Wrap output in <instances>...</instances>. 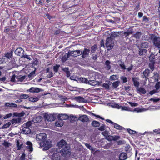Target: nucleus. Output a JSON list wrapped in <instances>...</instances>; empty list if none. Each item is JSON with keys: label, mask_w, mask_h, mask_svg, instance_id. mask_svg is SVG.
<instances>
[{"label": "nucleus", "mask_w": 160, "mask_h": 160, "mask_svg": "<svg viewBox=\"0 0 160 160\" xmlns=\"http://www.w3.org/2000/svg\"><path fill=\"white\" fill-rule=\"evenodd\" d=\"M59 149L61 154L62 155L69 154L70 153L69 148L66 142L64 140H61L57 145Z\"/></svg>", "instance_id": "nucleus-1"}, {"label": "nucleus", "mask_w": 160, "mask_h": 160, "mask_svg": "<svg viewBox=\"0 0 160 160\" xmlns=\"http://www.w3.org/2000/svg\"><path fill=\"white\" fill-rule=\"evenodd\" d=\"M46 138V134L44 133H40L37 134L36 138V140L38 141H42L40 142V146L42 144L43 147H44V149L45 150H48L50 147V145L49 144L48 141L45 142L43 141Z\"/></svg>", "instance_id": "nucleus-2"}, {"label": "nucleus", "mask_w": 160, "mask_h": 160, "mask_svg": "<svg viewBox=\"0 0 160 160\" xmlns=\"http://www.w3.org/2000/svg\"><path fill=\"white\" fill-rule=\"evenodd\" d=\"M82 52L80 50H76L74 51H69L67 54H65L63 58V59L65 58V60L66 61L70 56L73 57H77L78 56L81 55Z\"/></svg>", "instance_id": "nucleus-3"}, {"label": "nucleus", "mask_w": 160, "mask_h": 160, "mask_svg": "<svg viewBox=\"0 0 160 160\" xmlns=\"http://www.w3.org/2000/svg\"><path fill=\"white\" fill-rule=\"evenodd\" d=\"M152 38L153 45L156 48L159 49L158 53H160V37L153 36Z\"/></svg>", "instance_id": "nucleus-4"}, {"label": "nucleus", "mask_w": 160, "mask_h": 160, "mask_svg": "<svg viewBox=\"0 0 160 160\" xmlns=\"http://www.w3.org/2000/svg\"><path fill=\"white\" fill-rule=\"evenodd\" d=\"M105 45L108 50H110L113 48L114 46V42L110 38H108L106 40Z\"/></svg>", "instance_id": "nucleus-5"}, {"label": "nucleus", "mask_w": 160, "mask_h": 160, "mask_svg": "<svg viewBox=\"0 0 160 160\" xmlns=\"http://www.w3.org/2000/svg\"><path fill=\"white\" fill-rule=\"evenodd\" d=\"M44 118L45 120L48 122L53 121L55 119V116L53 114L47 113L45 114Z\"/></svg>", "instance_id": "nucleus-6"}, {"label": "nucleus", "mask_w": 160, "mask_h": 160, "mask_svg": "<svg viewBox=\"0 0 160 160\" xmlns=\"http://www.w3.org/2000/svg\"><path fill=\"white\" fill-rule=\"evenodd\" d=\"M11 123L14 125L19 124L22 122V118L20 117H15L10 120Z\"/></svg>", "instance_id": "nucleus-7"}, {"label": "nucleus", "mask_w": 160, "mask_h": 160, "mask_svg": "<svg viewBox=\"0 0 160 160\" xmlns=\"http://www.w3.org/2000/svg\"><path fill=\"white\" fill-rule=\"evenodd\" d=\"M156 60V59L155 57V55L152 53L151 54L149 57V60L150 62L149 64V65H151L152 67H153L155 63Z\"/></svg>", "instance_id": "nucleus-8"}, {"label": "nucleus", "mask_w": 160, "mask_h": 160, "mask_svg": "<svg viewBox=\"0 0 160 160\" xmlns=\"http://www.w3.org/2000/svg\"><path fill=\"white\" fill-rule=\"evenodd\" d=\"M79 120L83 122H88L89 121V119L88 117L86 115H82L79 116L78 119Z\"/></svg>", "instance_id": "nucleus-9"}, {"label": "nucleus", "mask_w": 160, "mask_h": 160, "mask_svg": "<svg viewBox=\"0 0 160 160\" xmlns=\"http://www.w3.org/2000/svg\"><path fill=\"white\" fill-rule=\"evenodd\" d=\"M15 54L21 57L24 53V50L21 48H17L15 51Z\"/></svg>", "instance_id": "nucleus-10"}, {"label": "nucleus", "mask_w": 160, "mask_h": 160, "mask_svg": "<svg viewBox=\"0 0 160 160\" xmlns=\"http://www.w3.org/2000/svg\"><path fill=\"white\" fill-rule=\"evenodd\" d=\"M43 91V90L40 88L34 87H32L27 90V91H29L31 92L32 93H38L41 91Z\"/></svg>", "instance_id": "nucleus-11"}, {"label": "nucleus", "mask_w": 160, "mask_h": 160, "mask_svg": "<svg viewBox=\"0 0 160 160\" xmlns=\"http://www.w3.org/2000/svg\"><path fill=\"white\" fill-rule=\"evenodd\" d=\"M140 2L139 0H134L133 2V5L135 7V9L137 11L139 10L140 6Z\"/></svg>", "instance_id": "nucleus-12"}, {"label": "nucleus", "mask_w": 160, "mask_h": 160, "mask_svg": "<svg viewBox=\"0 0 160 160\" xmlns=\"http://www.w3.org/2000/svg\"><path fill=\"white\" fill-rule=\"evenodd\" d=\"M90 50L86 48H85L82 52V58H85L89 55Z\"/></svg>", "instance_id": "nucleus-13"}, {"label": "nucleus", "mask_w": 160, "mask_h": 160, "mask_svg": "<svg viewBox=\"0 0 160 160\" xmlns=\"http://www.w3.org/2000/svg\"><path fill=\"white\" fill-rule=\"evenodd\" d=\"M27 146H26L27 149L30 152H32L33 151L32 144L30 141H27L26 142Z\"/></svg>", "instance_id": "nucleus-14"}, {"label": "nucleus", "mask_w": 160, "mask_h": 160, "mask_svg": "<svg viewBox=\"0 0 160 160\" xmlns=\"http://www.w3.org/2000/svg\"><path fill=\"white\" fill-rule=\"evenodd\" d=\"M75 98L77 102H79L85 103L87 102V100L85 99L84 98L81 96L76 97Z\"/></svg>", "instance_id": "nucleus-15"}, {"label": "nucleus", "mask_w": 160, "mask_h": 160, "mask_svg": "<svg viewBox=\"0 0 160 160\" xmlns=\"http://www.w3.org/2000/svg\"><path fill=\"white\" fill-rule=\"evenodd\" d=\"M31 130L29 128L23 126V128L22 131V133L28 134L30 133Z\"/></svg>", "instance_id": "nucleus-16"}, {"label": "nucleus", "mask_w": 160, "mask_h": 160, "mask_svg": "<svg viewBox=\"0 0 160 160\" xmlns=\"http://www.w3.org/2000/svg\"><path fill=\"white\" fill-rule=\"evenodd\" d=\"M42 118L41 116H36L33 118L32 122L34 123H38L42 121Z\"/></svg>", "instance_id": "nucleus-17"}, {"label": "nucleus", "mask_w": 160, "mask_h": 160, "mask_svg": "<svg viewBox=\"0 0 160 160\" xmlns=\"http://www.w3.org/2000/svg\"><path fill=\"white\" fill-rule=\"evenodd\" d=\"M113 126L115 128L118 130L124 131L126 130L124 127L115 123H114Z\"/></svg>", "instance_id": "nucleus-18"}, {"label": "nucleus", "mask_w": 160, "mask_h": 160, "mask_svg": "<svg viewBox=\"0 0 160 160\" xmlns=\"http://www.w3.org/2000/svg\"><path fill=\"white\" fill-rule=\"evenodd\" d=\"M59 153H54L52 156V160H60V157Z\"/></svg>", "instance_id": "nucleus-19"}, {"label": "nucleus", "mask_w": 160, "mask_h": 160, "mask_svg": "<svg viewBox=\"0 0 160 160\" xmlns=\"http://www.w3.org/2000/svg\"><path fill=\"white\" fill-rule=\"evenodd\" d=\"M127 158V154L125 152L121 153L119 157V160H125Z\"/></svg>", "instance_id": "nucleus-20"}, {"label": "nucleus", "mask_w": 160, "mask_h": 160, "mask_svg": "<svg viewBox=\"0 0 160 160\" xmlns=\"http://www.w3.org/2000/svg\"><path fill=\"white\" fill-rule=\"evenodd\" d=\"M118 33L117 32H113L111 33L110 36L108 38H110L112 40H114L115 38L118 36Z\"/></svg>", "instance_id": "nucleus-21"}, {"label": "nucleus", "mask_w": 160, "mask_h": 160, "mask_svg": "<svg viewBox=\"0 0 160 160\" xmlns=\"http://www.w3.org/2000/svg\"><path fill=\"white\" fill-rule=\"evenodd\" d=\"M63 123L62 120L60 119L57 121L55 123V125L57 127H61L63 125Z\"/></svg>", "instance_id": "nucleus-22"}, {"label": "nucleus", "mask_w": 160, "mask_h": 160, "mask_svg": "<svg viewBox=\"0 0 160 160\" xmlns=\"http://www.w3.org/2000/svg\"><path fill=\"white\" fill-rule=\"evenodd\" d=\"M147 51L146 49L143 48L139 49V54L140 56L145 55L147 53Z\"/></svg>", "instance_id": "nucleus-23"}, {"label": "nucleus", "mask_w": 160, "mask_h": 160, "mask_svg": "<svg viewBox=\"0 0 160 160\" xmlns=\"http://www.w3.org/2000/svg\"><path fill=\"white\" fill-rule=\"evenodd\" d=\"M25 76H21V75H19L17 76L16 77V79H17L16 82H18V81L22 82L23 80L25 79Z\"/></svg>", "instance_id": "nucleus-24"}, {"label": "nucleus", "mask_w": 160, "mask_h": 160, "mask_svg": "<svg viewBox=\"0 0 160 160\" xmlns=\"http://www.w3.org/2000/svg\"><path fill=\"white\" fill-rule=\"evenodd\" d=\"M150 73V70L149 69H146L143 72V77L145 78H146L149 76V74Z\"/></svg>", "instance_id": "nucleus-25"}, {"label": "nucleus", "mask_w": 160, "mask_h": 160, "mask_svg": "<svg viewBox=\"0 0 160 160\" xmlns=\"http://www.w3.org/2000/svg\"><path fill=\"white\" fill-rule=\"evenodd\" d=\"M25 114V113L24 112H22L20 113H14L13 115L14 116H16L17 117L21 118L22 117L24 116Z\"/></svg>", "instance_id": "nucleus-26"}, {"label": "nucleus", "mask_w": 160, "mask_h": 160, "mask_svg": "<svg viewBox=\"0 0 160 160\" xmlns=\"http://www.w3.org/2000/svg\"><path fill=\"white\" fill-rule=\"evenodd\" d=\"M5 106L8 107L15 108L17 107V105L12 102H7L5 103Z\"/></svg>", "instance_id": "nucleus-27"}, {"label": "nucleus", "mask_w": 160, "mask_h": 160, "mask_svg": "<svg viewBox=\"0 0 160 160\" xmlns=\"http://www.w3.org/2000/svg\"><path fill=\"white\" fill-rule=\"evenodd\" d=\"M110 64V62L108 60H106L105 62V68L107 69L108 70H110L111 69V67Z\"/></svg>", "instance_id": "nucleus-28"}, {"label": "nucleus", "mask_w": 160, "mask_h": 160, "mask_svg": "<svg viewBox=\"0 0 160 160\" xmlns=\"http://www.w3.org/2000/svg\"><path fill=\"white\" fill-rule=\"evenodd\" d=\"M91 124L92 126L94 127H98L100 126V123L98 121L94 120L92 122Z\"/></svg>", "instance_id": "nucleus-29"}, {"label": "nucleus", "mask_w": 160, "mask_h": 160, "mask_svg": "<svg viewBox=\"0 0 160 160\" xmlns=\"http://www.w3.org/2000/svg\"><path fill=\"white\" fill-rule=\"evenodd\" d=\"M137 89L138 91L143 94H144L146 92V90L142 88H137Z\"/></svg>", "instance_id": "nucleus-30"}, {"label": "nucleus", "mask_w": 160, "mask_h": 160, "mask_svg": "<svg viewBox=\"0 0 160 160\" xmlns=\"http://www.w3.org/2000/svg\"><path fill=\"white\" fill-rule=\"evenodd\" d=\"M39 98L37 97H31L29 98V100L30 101L34 102L38 101L39 99Z\"/></svg>", "instance_id": "nucleus-31"}, {"label": "nucleus", "mask_w": 160, "mask_h": 160, "mask_svg": "<svg viewBox=\"0 0 160 160\" xmlns=\"http://www.w3.org/2000/svg\"><path fill=\"white\" fill-rule=\"evenodd\" d=\"M59 118L61 120H66L68 118V117L66 114H61L60 115Z\"/></svg>", "instance_id": "nucleus-32"}, {"label": "nucleus", "mask_w": 160, "mask_h": 160, "mask_svg": "<svg viewBox=\"0 0 160 160\" xmlns=\"http://www.w3.org/2000/svg\"><path fill=\"white\" fill-rule=\"evenodd\" d=\"M148 43L146 42H143L142 43L141 47L143 48H147L148 47Z\"/></svg>", "instance_id": "nucleus-33"}, {"label": "nucleus", "mask_w": 160, "mask_h": 160, "mask_svg": "<svg viewBox=\"0 0 160 160\" xmlns=\"http://www.w3.org/2000/svg\"><path fill=\"white\" fill-rule=\"evenodd\" d=\"M97 81L94 80H88V84L93 86H94L97 84Z\"/></svg>", "instance_id": "nucleus-34"}, {"label": "nucleus", "mask_w": 160, "mask_h": 160, "mask_svg": "<svg viewBox=\"0 0 160 160\" xmlns=\"http://www.w3.org/2000/svg\"><path fill=\"white\" fill-rule=\"evenodd\" d=\"M120 82L119 81L114 82L112 84V86L114 88H116L119 86L120 84Z\"/></svg>", "instance_id": "nucleus-35"}, {"label": "nucleus", "mask_w": 160, "mask_h": 160, "mask_svg": "<svg viewBox=\"0 0 160 160\" xmlns=\"http://www.w3.org/2000/svg\"><path fill=\"white\" fill-rule=\"evenodd\" d=\"M132 81L133 82L134 86L138 88H139V82L133 78H132Z\"/></svg>", "instance_id": "nucleus-36"}, {"label": "nucleus", "mask_w": 160, "mask_h": 160, "mask_svg": "<svg viewBox=\"0 0 160 160\" xmlns=\"http://www.w3.org/2000/svg\"><path fill=\"white\" fill-rule=\"evenodd\" d=\"M131 148L130 145H128L125 147V150L127 153H131Z\"/></svg>", "instance_id": "nucleus-37"}, {"label": "nucleus", "mask_w": 160, "mask_h": 160, "mask_svg": "<svg viewBox=\"0 0 160 160\" xmlns=\"http://www.w3.org/2000/svg\"><path fill=\"white\" fill-rule=\"evenodd\" d=\"M141 35V33L140 32H138L134 35V37L136 39H139Z\"/></svg>", "instance_id": "nucleus-38"}, {"label": "nucleus", "mask_w": 160, "mask_h": 160, "mask_svg": "<svg viewBox=\"0 0 160 160\" xmlns=\"http://www.w3.org/2000/svg\"><path fill=\"white\" fill-rule=\"evenodd\" d=\"M32 122L31 121H29L24 124L23 125L24 126H26V127H29L30 128V127H31L32 125Z\"/></svg>", "instance_id": "nucleus-39"}, {"label": "nucleus", "mask_w": 160, "mask_h": 160, "mask_svg": "<svg viewBox=\"0 0 160 160\" xmlns=\"http://www.w3.org/2000/svg\"><path fill=\"white\" fill-rule=\"evenodd\" d=\"M29 96L26 94H22L20 96V98L22 99H25L29 98Z\"/></svg>", "instance_id": "nucleus-40"}, {"label": "nucleus", "mask_w": 160, "mask_h": 160, "mask_svg": "<svg viewBox=\"0 0 160 160\" xmlns=\"http://www.w3.org/2000/svg\"><path fill=\"white\" fill-rule=\"evenodd\" d=\"M60 65L57 64L55 66H54L53 67V70L55 72H58V68L60 67Z\"/></svg>", "instance_id": "nucleus-41"}, {"label": "nucleus", "mask_w": 160, "mask_h": 160, "mask_svg": "<svg viewBox=\"0 0 160 160\" xmlns=\"http://www.w3.org/2000/svg\"><path fill=\"white\" fill-rule=\"evenodd\" d=\"M11 124V122H9L6 124H4L2 127V128L5 129L9 127Z\"/></svg>", "instance_id": "nucleus-42"}, {"label": "nucleus", "mask_w": 160, "mask_h": 160, "mask_svg": "<svg viewBox=\"0 0 160 160\" xmlns=\"http://www.w3.org/2000/svg\"><path fill=\"white\" fill-rule=\"evenodd\" d=\"M80 80L82 83H84L86 84H88V80L87 78H81Z\"/></svg>", "instance_id": "nucleus-43"}, {"label": "nucleus", "mask_w": 160, "mask_h": 160, "mask_svg": "<svg viewBox=\"0 0 160 160\" xmlns=\"http://www.w3.org/2000/svg\"><path fill=\"white\" fill-rule=\"evenodd\" d=\"M28 20V17H25L22 20V24L26 23Z\"/></svg>", "instance_id": "nucleus-44"}, {"label": "nucleus", "mask_w": 160, "mask_h": 160, "mask_svg": "<svg viewBox=\"0 0 160 160\" xmlns=\"http://www.w3.org/2000/svg\"><path fill=\"white\" fill-rule=\"evenodd\" d=\"M97 49V47L96 45L93 46L91 48V52L92 53L94 52Z\"/></svg>", "instance_id": "nucleus-45"}, {"label": "nucleus", "mask_w": 160, "mask_h": 160, "mask_svg": "<svg viewBox=\"0 0 160 160\" xmlns=\"http://www.w3.org/2000/svg\"><path fill=\"white\" fill-rule=\"evenodd\" d=\"M12 114L11 113H9L8 114L5 115L3 117V118L4 119H7L12 116Z\"/></svg>", "instance_id": "nucleus-46"}, {"label": "nucleus", "mask_w": 160, "mask_h": 160, "mask_svg": "<svg viewBox=\"0 0 160 160\" xmlns=\"http://www.w3.org/2000/svg\"><path fill=\"white\" fill-rule=\"evenodd\" d=\"M35 74V70L33 71H32L28 75L29 78L33 77L34 76Z\"/></svg>", "instance_id": "nucleus-47"}, {"label": "nucleus", "mask_w": 160, "mask_h": 160, "mask_svg": "<svg viewBox=\"0 0 160 160\" xmlns=\"http://www.w3.org/2000/svg\"><path fill=\"white\" fill-rule=\"evenodd\" d=\"M102 86L105 88L106 89H108L109 88V86L108 84L107 83H104L102 85Z\"/></svg>", "instance_id": "nucleus-48"}, {"label": "nucleus", "mask_w": 160, "mask_h": 160, "mask_svg": "<svg viewBox=\"0 0 160 160\" xmlns=\"http://www.w3.org/2000/svg\"><path fill=\"white\" fill-rule=\"evenodd\" d=\"M2 144L6 148H7L10 145V143L9 142H7L4 141V142Z\"/></svg>", "instance_id": "nucleus-49"}, {"label": "nucleus", "mask_w": 160, "mask_h": 160, "mask_svg": "<svg viewBox=\"0 0 160 160\" xmlns=\"http://www.w3.org/2000/svg\"><path fill=\"white\" fill-rule=\"evenodd\" d=\"M120 78L122 80L123 83H125L127 81V78L125 77H121Z\"/></svg>", "instance_id": "nucleus-50"}, {"label": "nucleus", "mask_w": 160, "mask_h": 160, "mask_svg": "<svg viewBox=\"0 0 160 160\" xmlns=\"http://www.w3.org/2000/svg\"><path fill=\"white\" fill-rule=\"evenodd\" d=\"M22 58H26L27 59H28L29 60H31V58H30V56L29 55H23L22 57Z\"/></svg>", "instance_id": "nucleus-51"}, {"label": "nucleus", "mask_w": 160, "mask_h": 160, "mask_svg": "<svg viewBox=\"0 0 160 160\" xmlns=\"http://www.w3.org/2000/svg\"><path fill=\"white\" fill-rule=\"evenodd\" d=\"M128 103L132 107H136L138 105V104L137 103L135 102H129Z\"/></svg>", "instance_id": "nucleus-52"}, {"label": "nucleus", "mask_w": 160, "mask_h": 160, "mask_svg": "<svg viewBox=\"0 0 160 160\" xmlns=\"http://www.w3.org/2000/svg\"><path fill=\"white\" fill-rule=\"evenodd\" d=\"M38 61L36 58H35L32 62V65H37L38 64Z\"/></svg>", "instance_id": "nucleus-53"}, {"label": "nucleus", "mask_w": 160, "mask_h": 160, "mask_svg": "<svg viewBox=\"0 0 160 160\" xmlns=\"http://www.w3.org/2000/svg\"><path fill=\"white\" fill-rule=\"evenodd\" d=\"M106 138L109 141L113 140V136L109 135Z\"/></svg>", "instance_id": "nucleus-54"}, {"label": "nucleus", "mask_w": 160, "mask_h": 160, "mask_svg": "<svg viewBox=\"0 0 160 160\" xmlns=\"http://www.w3.org/2000/svg\"><path fill=\"white\" fill-rule=\"evenodd\" d=\"M17 76H16L15 75H13L12 76V78L11 79V81L12 82H16L17 79H16V77Z\"/></svg>", "instance_id": "nucleus-55"}, {"label": "nucleus", "mask_w": 160, "mask_h": 160, "mask_svg": "<svg viewBox=\"0 0 160 160\" xmlns=\"http://www.w3.org/2000/svg\"><path fill=\"white\" fill-rule=\"evenodd\" d=\"M12 56V54L10 52H8L7 53L5 54V57L7 58L8 59H9L10 57H11Z\"/></svg>", "instance_id": "nucleus-56"}, {"label": "nucleus", "mask_w": 160, "mask_h": 160, "mask_svg": "<svg viewBox=\"0 0 160 160\" xmlns=\"http://www.w3.org/2000/svg\"><path fill=\"white\" fill-rule=\"evenodd\" d=\"M160 82H158L155 85V88H156L155 90L157 91L160 88Z\"/></svg>", "instance_id": "nucleus-57"}, {"label": "nucleus", "mask_w": 160, "mask_h": 160, "mask_svg": "<svg viewBox=\"0 0 160 160\" xmlns=\"http://www.w3.org/2000/svg\"><path fill=\"white\" fill-rule=\"evenodd\" d=\"M105 127V126L104 125L102 124L100 127L98 128V129L99 130L102 131L104 130V128Z\"/></svg>", "instance_id": "nucleus-58"}, {"label": "nucleus", "mask_w": 160, "mask_h": 160, "mask_svg": "<svg viewBox=\"0 0 160 160\" xmlns=\"http://www.w3.org/2000/svg\"><path fill=\"white\" fill-rule=\"evenodd\" d=\"M119 65L121 67L122 69H124V70L126 69V68L124 64V62H121V63H120L119 64Z\"/></svg>", "instance_id": "nucleus-59"}, {"label": "nucleus", "mask_w": 160, "mask_h": 160, "mask_svg": "<svg viewBox=\"0 0 160 160\" xmlns=\"http://www.w3.org/2000/svg\"><path fill=\"white\" fill-rule=\"evenodd\" d=\"M25 154L24 153H23L22 155L20 157V160H27V159H26L25 158Z\"/></svg>", "instance_id": "nucleus-60"}, {"label": "nucleus", "mask_w": 160, "mask_h": 160, "mask_svg": "<svg viewBox=\"0 0 160 160\" xmlns=\"http://www.w3.org/2000/svg\"><path fill=\"white\" fill-rule=\"evenodd\" d=\"M86 147L89 149H92V147L89 144L84 143Z\"/></svg>", "instance_id": "nucleus-61"}, {"label": "nucleus", "mask_w": 160, "mask_h": 160, "mask_svg": "<svg viewBox=\"0 0 160 160\" xmlns=\"http://www.w3.org/2000/svg\"><path fill=\"white\" fill-rule=\"evenodd\" d=\"M36 2L37 4L42 5L43 2L41 0H36Z\"/></svg>", "instance_id": "nucleus-62"}, {"label": "nucleus", "mask_w": 160, "mask_h": 160, "mask_svg": "<svg viewBox=\"0 0 160 160\" xmlns=\"http://www.w3.org/2000/svg\"><path fill=\"white\" fill-rule=\"evenodd\" d=\"M160 100L159 98L154 99L151 98L150 99V101H152L154 102H158Z\"/></svg>", "instance_id": "nucleus-63"}, {"label": "nucleus", "mask_w": 160, "mask_h": 160, "mask_svg": "<svg viewBox=\"0 0 160 160\" xmlns=\"http://www.w3.org/2000/svg\"><path fill=\"white\" fill-rule=\"evenodd\" d=\"M49 74L47 75V77L48 78H50L53 76V73L52 72V71H51L50 72H49Z\"/></svg>", "instance_id": "nucleus-64"}]
</instances>
